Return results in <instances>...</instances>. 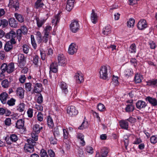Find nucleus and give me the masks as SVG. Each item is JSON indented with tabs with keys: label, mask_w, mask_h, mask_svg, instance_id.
I'll list each match as a JSON object with an SVG mask.
<instances>
[{
	"label": "nucleus",
	"mask_w": 157,
	"mask_h": 157,
	"mask_svg": "<svg viewBox=\"0 0 157 157\" xmlns=\"http://www.w3.org/2000/svg\"><path fill=\"white\" fill-rule=\"evenodd\" d=\"M19 35H18L17 32L16 33L13 30H11L9 33H7L5 35L6 38L10 39V41L13 44H15L17 40L20 42L21 40H19L18 38Z\"/></svg>",
	"instance_id": "nucleus-1"
},
{
	"label": "nucleus",
	"mask_w": 157,
	"mask_h": 157,
	"mask_svg": "<svg viewBox=\"0 0 157 157\" xmlns=\"http://www.w3.org/2000/svg\"><path fill=\"white\" fill-rule=\"evenodd\" d=\"M28 144H25L24 149L25 152L27 153H31L34 151V146L35 145L36 142L32 139L27 140Z\"/></svg>",
	"instance_id": "nucleus-2"
},
{
	"label": "nucleus",
	"mask_w": 157,
	"mask_h": 157,
	"mask_svg": "<svg viewBox=\"0 0 157 157\" xmlns=\"http://www.w3.org/2000/svg\"><path fill=\"white\" fill-rule=\"evenodd\" d=\"M78 21L77 20H73L70 25V29L73 33H77L79 29L80 26Z\"/></svg>",
	"instance_id": "nucleus-3"
},
{
	"label": "nucleus",
	"mask_w": 157,
	"mask_h": 157,
	"mask_svg": "<svg viewBox=\"0 0 157 157\" xmlns=\"http://www.w3.org/2000/svg\"><path fill=\"white\" fill-rule=\"evenodd\" d=\"M100 77L103 80L108 79V69L105 66L101 67L99 71Z\"/></svg>",
	"instance_id": "nucleus-4"
},
{
	"label": "nucleus",
	"mask_w": 157,
	"mask_h": 157,
	"mask_svg": "<svg viewBox=\"0 0 157 157\" xmlns=\"http://www.w3.org/2000/svg\"><path fill=\"white\" fill-rule=\"evenodd\" d=\"M148 24L145 19H141L138 22L137 25L138 29L140 30H144L147 27Z\"/></svg>",
	"instance_id": "nucleus-5"
},
{
	"label": "nucleus",
	"mask_w": 157,
	"mask_h": 157,
	"mask_svg": "<svg viewBox=\"0 0 157 157\" xmlns=\"http://www.w3.org/2000/svg\"><path fill=\"white\" fill-rule=\"evenodd\" d=\"M67 113L71 116H75L78 113V110L74 106H68L67 109Z\"/></svg>",
	"instance_id": "nucleus-6"
},
{
	"label": "nucleus",
	"mask_w": 157,
	"mask_h": 157,
	"mask_svg": "<svg viewBox=\"0 0 157 157\" xmlns=\"http://www.w3.org/2000/svg\"><path fill=\"white\" fill-rule=\"evenodd\" d=\"M18 60L20 67L21 68H23L26 64V59L24 55L19 54L18 55Z\"/></svg>",
	"instance_id": "nucleus-7"
},
{
	"label": "nucleus",
	"mask_w": 157,
	"mask_h": 157,
	"mask_svg": "<svg viewBox=\"0 0 157 157\" xmlns=\"http://www.w3.org/2000/svg\"><path fill=\"white\" fill-rule=\"evenodd\" d=\"M108 149L106 147H103L101 151V153L97 152L95 157H106L109 153Z\"/></svg>",
	"instance_id": "nucleus-8"
},
{
	"label": "nucleus",
	"mask_w": 157,
	"mask_h": 157,
	"mask_svg": "<svg viewBox=\"0 0 157 157\" xmlns=\"http://www.w3.org/2000/svg\"><path fill=\"white\" fill-rule=\"evenodd\" d=\"M147 105V104L145 101L142 100L138 101L136 104V107L139 110L144 109Z\"/></svg>",
	"instance_id": "nucleus-9"
},
{
	"label": "nucleus",
	"mask_w": 157,
	"mask_h": 157,
	"mask_svg": "<svg viewBox=\"0 0 157 157\" xmlns=\"http://www.w3.org/2000/svg\"><path fill=\"white\" fill-rule=\"evenodd\" d=\"M121 128L128 130L129 128V123L126 119L120 120L119 122Z\"/></svg>",
	"instance_id": "nucleus-10"
},
{
	"label": "nucleus",
	"mask_w": 157,
	"mask_h": 157,
	"mask_svg": "<svg viewBox=\"0 0 157 157\" xmlns=\"http://www.w3.org/2000/svg\"><path fill=\"white\" fill-rule=\"evenodd\" d=\"M27 29L25 26H22L20 29L17 30V34L18 35H19L18 38L19 40H21V39L22 33L25 34L27 33Z\"/></svg>",
	"instance_id": "nucleus-11"
},
{
	"label": "nucleus",
	"mask_w": 157,
	"mask_h": 157,
	"mask_svg": "<svg viewBox=\"0 0 157 157\" xmlns=\"http://www.w3.org/2000/svg\"><path fill=\"white\" fill-rule=\"evenodd\" d=\"M145 100L153 106H157V100L155 98L148 96L145 98Z\"/></svg>",
	"instance_id": "nucleus-12"
},
{
	"label": "nucleus",
	"mask_w": 157,
	"mask_h": 157,
	"mask_svg": "<svg viewBox=\"0 0 157 157\" xmlns=\"http://www.w3.org/2000/svg\"><path fill=\"white\" fill-rule=\"evenodd\" d=\"M8 6L10 8H13L15 9V10H18L19 9V3L18 2L13 0H9V3Z\"/></svg>",
	"instance_id": "nucleus-13"
},
{
	"label": "nucleus",
	"mask_w": 157,
	"mask_h": 157,
	"mask_svg": "<svg viewBox=\"0 0 157 157\" xmlns=\"http://www.w3.org/2000/svg\"><path fill=\"white\" fill-rule=\"evenodd\" d=\"M76 44L74 43H71L69 46L68 52L71 55H73L77 52V48Z\"/></svg>",
	"instance_id": "nucleus-14"
},
{
	"label": "nucleus",
	"mask_w": 157,
	"mask_h": 157,
	"mask_svg": "<svg viewBox=\"0 0 157 157\" xmlns=\"http://www.w3.org/2000/svg\"><path fill=\"white\" fill-rule=\"evenodd\" d=\"M50 71L49 73L52 72L56 73L58 71V65L56 63H52L50 65L49 67Z\"/></svg>",
	"instance_id": "nucleus-15"
},
{
	"label": "nucleus",
	"mask_w": 157,
	"mask_h": 157,
	"mask_svg": "<svg viewBox=\"0 0 157 157\" xmlns=\"http://www.w3.org/2000/svg\"><path fill=\"white\" fill-rule=\"evenodd\" d=\"M98 16L97 13L95 12L94 9L92 10V12L90 14V19L94 24H95L98 21Z\"/></svg>",
	"instance_id": "nucleus-16"
},
{
	"label": "nucleus",
	"mask_w": 157,
	"mask_h": 157,
	"mask_svg": "<svg viewBox=\"0 0 157 157\" xmlns=\"http://www.w3.org/2000/svg\"><path fill=\"white\" fill-rule=\"evenodd\" d=\"M42 90V85L41 83L35 84L33 90V92L36 93H40Z\"/></svg>",
	"instance_id": "nucleus-17"
},
{
	"label": "nucleus",
	"mask_w": 157,
	"mask_h": 157,
	"mask_svg": "<svg viewBox=\"0 0 157 157\" xmlns=\"http://www.w3.org/2000/svg\"><path fill=\"white\" fill-rule=\"evenodd\" d=\"M16 94L20 98L22 99L24 97V90L21 87H19L16 90Z\"/></svg>",
	"instance_id": "nucleus-18"
},
{
	"label": "nucleus",
	"mask_w": 157,
	"mask_h": 157,
	"mask_svg": "<svg viewBox=\"0 0 157 157\" xmlns=\"http://www.w3.org/2000/svg\"><path fill=\"white\" fill-rule=\"evenodd\" d=\"M75 78L77 83H80L83 81V75L80 72H77L75 76Z\"/></svg>",
	"instance_id": "nucleus-19"
},
{
	"label": "nucleus",
	"mask_w": 157,
	"mask_h": 157,
	"mask_svg": "<svg viewBox=\"0 0 157 157\" xmlns=\"http://www.w3.org/2000/svg\"><path fill=\"white\" fill-rule=\"evenodd\" d=\"M147 86H149L155 87L157 86V79H153L146 81Z\"/></svg>",
	"instance_id": "nucleus-20"
},
{
	"label": "nucleus",
	"mask_w": 157,
	"mask_h": 157,
	"mask_svg": "<svg viewBox=\"0 0 157 157\" xmlns=\"http://www.w3.org/2000/svg\"><path fill=\"white\" fill-rule=\"evenodd\" d=\"M76 137L78 139L80 140V143L82 146H84L85 145V142L84 140V136L82 133H77Z\"/></svg>",
	"instance_id": "nucleus-21"
},
{
	"label": "nucleus",
	"mask_w": 157,
	"mask_h": 157,
	"mask_svg": "<svg viewBox=\"0 0 157 157\" xmlns=\"http://www.w3.org/2000/svg\"><path fill=\"white\" fill-rule=\"evenodd\" d=\"M8 97V94L6 92H2L0 94V100L2 104H5L6 103Z\"/></svg>",
	"instance_id": "nucleus-22"
},
{
	"label": "nucleus",
	"mask_w": 157,
	"mask_h": 157,
	"mask_svg": "<svg viewBox=\"0 0 157 157\" xmlns=\"http://www.w3.org/2000/svg\"><path fill=\"white\" fill-rule=\"evenodd\" d=\"M67 59L63 55L59 54V66L64 67L67 64Z\"/></svg>",
	"instance_id": "nucleus-23"
},
{
	"label": "nucleus",
	"mask_w": 157,
	"mask_h": 157,
	"mask_svg": "<svg viewBox=\"0 0 157 157\" xmlns=\"http://www.w3.org/2000/svg\"><path fill=\"white\" fill-rule=\"evenodd\" d=\"M135 108L134 105L127 104L126 105L125 110L126 112L130 113L133 112L135 110Z\"/></svg>",
	"instance_id": "nucleus-24"
},
{
	"label": "nucleus",
	"mask_w": 157,
	"mask_h": 157,
	"mask_svg": "<svg viewBox=\"0 0 157 157\" xmlns=\"http://www.w3.org/2000/svg\"><path fill=\"white\" fill-rule=\"evenodd\" d=\"M25 121L23 119H20L18 120L16 124V127L18 129H22L24 125Z\"/></svg>",
	"instance_id": "nucleus-25"
},
{
	"label": "nucleus",
	"mask_w": 157,
	"mask_h": 157,
	"mask_svg": "<svg viewBox=\"0 0 157 157\" xmlns=\"http://www.w3.org/2000/svg\"><path fill=\"white\" fill-rule=\"evenodd\" d=\"M124 76L127 78L132 76L133 74V71L131 68L125 69L124 72Z\"/></svg>",
	"instance_id": "nucleus-26"
},
{
	"label": "nucleus",
	"mask_w": 157,
	"mask_h": 157,
	"mask_svg": "<svg viewBox=\"0 0 157 157\" xmlns=\"http://www.w3.org/2000/svg\"><path fill=\"white\" fill-rule=\"evenodd\" d=\"M36 20L37 26L38 28L41 27L46 21V20L44 19H39L38 17H36Z\"/></svg>",
	"instance_id": "nucleus-27"
},
{
	"label": "nucleus",
	"mask_w": 157,
	"mask_h": 157,
	"mask_svg": "<svg viewBox=\"0 0 157 157\" xmlns=\"http://www.w3.org/2000/svg\"><path fill=\"white\" fill-rule=\"evenodd\" d=\"M9 23L11 27L17 28L18 25V22L14 18H10L9 20Z\"/></svg>",
	"instance_id": "nucleus-28"
},
{
	"label": "nucleus",
	"mask_w": 157,
	"mask_h": 157,
	"mask_svg": "<svg viewBox=\"0 0 157 157\" xmlns=\"http://www.w3.org/2000/svg\"><path fill=\"white\" fill-rule=\"evenodd\" d=\"M13 43L10 41L6 42L4 47L5 51L8 52L11 50L13 47Z\"/></svg>",
	"instance_id": "nucleus-29"
},
{
	"label": "nucleus",
	"mask_w": 157,
	"mask_h": 157,
	"mask_svg": "<svg viewBox=\"0 0 157 157\" xmlns=\"http://www.w3.org/2000/svg\"><path fill=\"white\" fill-rule=\"evenodd\" d=\"M60 86L63 93L67 94L68 92L67 86L66 83L64 82H61Z\"/></svg>",
	"instance_id": "nucleus-30"
},
{
	"label": "nucleus",
	"mask_w": 157,
	"mask_h": 157,
	"mask_svg": "<svg viewBox=\"0 0 157 157\" xmlns=\"http://www.w3.org/2000/svg\"><path fill=\"white\" fill-rule=\"evenodd\" d=\"M111 31V26L110 25H107L103 29L102 33L105 35H107L110 33Z\"/></svg>",
	"instance_id": "nucleus-31"
},
{
	"label": "nucleus",
	"mask_w": 157,
	"mask_h": 157,
	"mask_svg": "<svg viewBox=\"0 0 157 157\" xmlns=\"http://www.w3.org/2000/svg\"><path fill=\"white\" fill-rule=\"evenodd\" d=\"M43 128L42 126H40V125L37 124H36L33 126V132L35 133H39L40 130Z\"/></svg>",
	"instance_id": "nucleus-32"
},
{
	"label": "nucleus",
	"mask_w": 157,
	"mask_h": 157,
	"mask_svg": "<svg viewBox=\"0 0 157 157\" xmlns=\"http://www.w3.org/2000/svg\"><path fill=\"white\" fill-rule=\"evenodd\" d=\"M7 66L8 65L6 63H4L2 65L1 67V69L2 72L0 74V80H1L2 79V78H1L2 76L3 75L2 73L6 71Z\"/></svg>",
	"instance_id": "nucleus-33"
},
{
	"label": "nucleus",
	"mask_w": 157,
	"mask_h": 157,
	"mask_svg": "<svg viewBox=\"0 0 157 157\" xmlns=\"http://www.w3.org/2000/svg\"><path fill=\"white\" fill-rule=\"evenodd\" d=\"M14 69V63H10L7 66L6 72L8 73H10L13 71Z\"/></svg>",
	"instance_id": "nucleus-34"
},
{
	"label": "nucleus",
	"mask_w": 157,
	"mask_h": 157,
	"mask_svg": "<svg viewBox=\"0 0 157 157\" xmlns=\"http://www.w3.org/2000/svg\"><path fill=\"white\" fill-rule=\"evenodd\" d=\"M42 0H37L35 4V7L36 9L43 7L44 6V3L42 2Z\"/></svg>",
	"instance_id": "nucleus-35"
},
{
	"label": "nucleus",
	"mask_w": 157,
	"mask_h": 157,
	"mask_svg": "<svg viewBox=\"0 0 157 157\" xmlns=\"http://www.w3.org/2000/svg\"><path fill=\"white\" fill-rule=\"evenodd\" d=\"M136 44L133 43L130 45L128 51L131 53H135L136 52Z\"/></svg>",
	"instance_id": "nucleus-36"
},
{
	"label": "nucleus",
	"mask_w": 157,
	"mask_h": 157,
	"mask_svg": "<svg viewBox=\"0 0 157 157\" xmlns=\"http://www.w3.org/2000/svg\"><path fill=\"white\" fill-rule=\"evenodd\" d=\"M47 123L48 125L50 128H52L54 126V123L52 119L50 116H48L47 117Z\"/></svg>",
	"instance_id": "nucleus-37"
},
{
	"label": "nucleus",
	"mask_w": 157,
	"mask_h": 157,
	"mask_svg": "<svg viewBox=\"0 0 157 157\" xmlns=\"http://www.w3.org/2000/svg\"><path fill=\"white\" fill-rule=\"evenodd\" d=\"M14 16L16 19L20 22H23L24 21V17L21 14L18 13H15Z\"/></svg>",
	"instance_id": "nucleus-38"
},
{
	"label": "nucleus",
	"mask_w": 157,
	"mask_h": 157,
	"mask_svg": "<svg viewBox=\"0 0 157 157\" xmlns=\"http://www.w3.org/2000/svg\"><path fill=\"white\" fill-rule=\"evenodd\" d=\"M10 83V82H9L7 79H5L2 81L1 82V85L3 88H6L9 86Z\"/></svg>",
	"instance_id": "nucleus-39"
},
{
	"label": "nucleus",
	"mask_w": 157,
	"mask_h": 157,
	"mask_svg": "<svg viewBox=\"0 0 157 157\" xmlns=\"http://www.w3.org/2000/svg\"><path fill=\"white\" fill-rule=\"evenodd\" d=\"M52 29V27L51 25H47L44 28V33L46 35H47V34L49 35Z\"/></svg>",
	"instance_id": "nucleus-40"
},
{
	"label": "nucleus",
	"mask_w": 157,
	"mask_h": 157,
	"mask_svg": "<svg viewBox=\"0 0 157 157\" xmlns=\"http://www.w3.org/2000/svg\"><path fill=\"white\" fill-rule=\"evenodd\" d=\"M135 22L134 19L132 18H130L127 23L128 27L129 28L133 27L134 25Z\"/></svg>",
	"instance_id": "nucleus-41"
},
{
	"label": "nucleus",
	"mask_w": 157,
	"mask_h": 157,
	"mask_svg": "<svg viewBox=\"0 0 157 157\" xmlns=\"http://www.w3.org/2000/svg\"><path fill=\"white\" fill-rule=\"evenodd\" d=\"M67 2V4L65 6L66 8L68 11H70L73 8L74 3L71 2Z\"/></svg>",
	"instance_id": "nucleus-42"
},
{
	"label": "nucleus",
	"mask_w": 157,
	"mask_h": 157,
	"mask_svg": "<svg viewBox=\"0 0 157 157\" xmlns=\"http://www.w3.org/2000/svg\"><path fill=\"white\" fill-rule=\"evenodd\" d=\"M97 108L98 110L101 112H103L106 110V108L105 105L101 103L98 104Z\"/></svg>",
	"instance_id": "nucleus-43"
},
{
	"label": "nucleus",
	"mask_w": 157,
	"mask_h": 157,
	"mask_svg": "<svg viewBox=\"0 0 157 157\" xmlns=\"http://www.w3.org/2000/svg\"><path fill=\"white\" fill-rule=\"evenodd\" d=\"M9 139H10L11 141L12 142H16L18 139L17 136L15 134H12L10 135V136Z\"/></svg>",
	"instance_id": "nucleus-44"
},
{
	"label": "nucleus",
	"mask_w": 157,
	"mask_h": 157,
	"mask_svg": "<svg viewBox=\"0 0 157 157\" xmlns=\"http://www.w3.org/2000/svg\"><path fill=\"white\" fill-rule=\"evenodd\" d=\"M59 13H58L57 15L54 18H53L52 20V24L54 25V26L56 25L58 22L59 19Z\"/></svg>",
	"instance_id": "nucleus-45"
},
{
	"label": "nucleus",
	"mask_w": 157,
	"mask_h": 157,
	"mask_svg": "<svg viewBox=\"0 0 157 157\" xmlns=\"http://www.w3.org/2000/svg\"><path fill=\"white\" fill-rule=\"evenodd\" d=\"M150 141V142L153 144L157 143V135H153L151 136Z\"/></svg>",
	"instance_id": "nucleus-46"
},
{
	"label": "nucleus",
	"mask_w": 157,
	"mask_h": 157,
	"mask_svg": "<svg viewBox=\"0 0 157 157\" xmlns=\"http://www.w3.org/2000/svg\"><path fill=\"white\" fill-rule=\"evenodd\" d=\"M135 82L136 83H139L141 82L140 75L138 74H136L134 77Z\"/></svg>",
	"instance_id": "nucleus-47"
},
{
	"label": "nucleus",
	"mask_w": 157,
	"mask_h": 157,
	"mask_svg": "<svg viewBox=\"0 0 157 157\" xmlns=\"http://www.w3.org/2000/svg\"><path fill=\"white\" fill-rule=\"evenodd\" d=\"M31 42L33 47L35 49L37 47V44H36V41L35 40L34 37L33 35H31Z\"/></svg>",
	"instance_id": "nucleus-48"
},
{
	"label": "nucleus",
	"mask_w": 157,
	"mask_h": 157,
	"mask_svg": "<svg viewBox=\"0 0 157 157\" xmlns=\"http://www.w3.org/2000/svg\"><path fill=\"white\" fill-rule=\"evenodd\" d=\"M118 77L113 76L112 79V84H113L115 86H117L119 85V82L118 80Z\"/></svg>",
	"instance_id": "nucleus-49"
},
{
	"label": "nucleus",
	"mask_w": 157,
	"mask_h": 157,
	"mask_svg": "<svg viewBox=\"0 0 157 157\" xmlns=\"http://www.w3.org/2000/svg\"><path fill=\"white\" fill-rule=\"evenodd\" d=\"M25 109V105L23 103H20L18 106L17 108L18 111L20 112H22Z\"/></svg>",
	"instance_id": "nucleus-50"
},
{
	"label": "nucleus",
	"mask_w": 157,
	"mask_h": 157,
	"mask_svg": "<svg viewBox=\"0 0 157 157\" xmlns=\"http://www.w3.org/2000/svg\"><path fill=\"white\" fill-rule=\"evenodd\" d=\"M8 25V22L5 19H0V27L1 26L3 27H6Z\"/></svg>",
	"instance_id": "nucleus-51"
},
{
	"label": "nucleus",
	"mask_w": 157,
	"mask_h": 157,
	"mask_svg": "<svg viewBox=\"0 0 157 157\" xmlns=\"http://www.w3.org/2000/svg\"><path fill=\"white\" fill-rule=\"evenodd\" d=\"M16 100L13 98H11L7 101V104L10 106H13L15 104Z\"/></svg>",
	"instance_id": "nucleus-52"
},
{
	"label": "nucleus",
	"mask_w": 157,
	"mask_h": 157,
	"mask_svg": "<svg viewBox=\"0 0 157 157\" xmlns=\"http://www.w3.org/2000/svg\"><path fill=\"white\" fill-rule=\"evenodd\" d=\"M25 89L27 91H30L32 89V84L30 82L26 83L25 84Z\"/></svg>",
	"instance_id": "nucleus-53"
},
{
	"label": "nucleus",
	"mask_w": 157,
	"mask_h": 157,
	"mask_svg": "<svg viewBox=\"0 0 157 157\" xmlns=\"http://www.w3.org/2000/svg\"><path fill=\"white\" fill-rule=\"evenodd\" d=\"M86 151L87 153L92 154L94 152L93 148L90 146H87L85 148Z\"/></svg>",
	"instance_id": "nucleus-54"
},
{
	"label": "nucleus",
	"mask_w": 157,
	"mask_h": 157,
	"mask_svg": "<svg viewBox=\"0 0 157 157\" xmlns=\"http://www.w3.org/2000/svg\"><path fill=\"white\" fill-rule=\"evenodd\" d=\"M38 134V133H34L33 132L31 133V137L32 138V139H33L34 141H36L37 140Z\"/></svg>",
	"instance_id": "nucleus-55"
},
{
	"label": "nucleus",
	"mask_w": 157,
	"mask_h": 157,
	"mask_svg": "<svg viewBox=\"0 0 157 157\" xmlns=\"http://www.w3.org/2000/svg\"><path fill=\"white\" fill-rule=\"evenodd\" d=\"M128 122H129L132 124H134L136 121V119L135 118L132 117H130L129 118L126 119Z\"/></svg>",
	"instance_id": "nucleus-56"
},
{
	"label": "nucleus",
	"mask_w": 157,
	"mask_h": 157,
	"mask_svg": "<svg viewBox=\"0 0 157 157\" xmlns=\"http://www.w3.org/2000/svg\"><path fill=\"white\" fill-rule=\"evenodd\" d=\"M142 142V140L140 137H136L135 141L133 142V144H139Z\"/></svg>",
	"instance_id": "nucleus-57"
},
{
	"label": "nucleus",
	"mask_w": 157,
	"mask_h": 157,
	"mask_svg": "<svg viewBox=\"0 0 157 157\" xmlns=\"http://www.w3.org/2000/svg\"><path fill=\"white\" fill-rule=\"evenodd\" d=\"M149 44L150 46V48L151 49H154L155 48L156 45L155 42L153 41H149Z\"/></svg>",
	"instance_id": "nucleus-58"
},
{
	"label": "nucleus",
	"mask_w": 157,
	"mask_h": 157,
	"mask_svg": "<svg viewBox=\"0 0 157 157\" xmlns=\"http://www.w3.org/2000/svg\"><path fill=\"white\" fill-rule=\"evenodd\" d=\"M63 138L64 139H66L68 137V131L65 129H63Z\"/></svg>",
	"instance_id": "nucleus-59"
},
{
	"label": "nucleus",
	"mask_w": 157,
	"mask_h": 157,
	"mask_svg": "<svg viewBox=\"0 0 157 157\" xmlns=\"http://www.w3.org/2000/svg\"><path fill=\"white\" fill-rule=\"evenodd\" d=\"M33 110L31 108H29L27 111V113L29 117L31 118L33 116Z\"/></svg>",
	"instance_id": "nucleus-60"
},
{
	"label": "nucleus",
	"mask_w": 157,
	"mask_h": 157,
	"mask_svg": "<svg viewBox=\"0 0 157 157\" xmlns=\"http://www.w3.org/2000/svg\"><path fill=\"white\" fill-rule=\"evenodd\" d=\"M41 58L43 60H44L46 59V54L45 51L42 50H40Z\"/></svg>",
	"instance_id": "nucleus-61"
},
{
	"label": "nucleus",
	"mask_w": 157,
	"mask_h": 157,
	"mask_svg": "<svg viewBox=\"0 0 157 157\" xmlns=\"http://www.w3.org/2000/svg\"><path fill=\"white\" fill-rule=\"evenodd\" d=\"M37 120L39 121H41L43 120V115L41 112H39L37 115Z\"/></svg>",
	"instance_id": "nucleus-62"
},
{
	"label": "nucleus",
	"mask_w": 157,
	"mask_h": 157,
	"mask_svg": "<svg viewBox=\"0 0 157 157\" xmlns=\"http://www.w3.org/2000/svg\"><path fill=\"white\" fill-rule=\"evenodd\" d=\"M23 51L24 53L27 54L29 51V46L27 45H24L23 46Z\"/></svg>",
	"instance_id": "nucleus-63"
},
{
	"label": "nucleus",
	"mask_w": 157,
	"mask_h": 157,
	"mask_svg": "<svg viewBox=\"0 0 157 157\" xmlns=\"http://www.w3.org/2000/svg\"><path fill=\"white\" fill-rule=\"evenodd\" d=\"M40 155L41 157H48V155L46 151L44 149H42L41 150Z\"/></svg>",
	"instance_id": "nucleus-64"
}]
</instances>
